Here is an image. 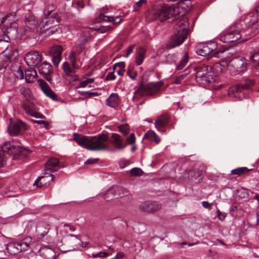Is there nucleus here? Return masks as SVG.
I'll list each match as a JSON object with an SVG mask.
<instances>
[{"mask_svg":"<svg viewBox=\"0 0 259 259\" xmlns=\"http://www.w3.org/2000/svg\"><path fill=\"white\" fill-rule=\"evenodd\" d=\"M191 8V5L189 2L186 4L183 2H179L177 7L165 5L160 8L152 9L149 13L148 17L151 20H158L161 22L172 17L178 19L187 14L190 10Z\"/></svg>","mask_w":259,"mask_h":259,"instance_id":"f257e3e1","label":"nucleus"},{"mask_svg":"<svg viewBox=\"0 0 259 259\" xmlns=\"http://www.w3.org/2000/svg\"><path fill=\"white\" fill-rule=\"evenodd\" d=\"M226 62L215 63L213 66L206 64H199L195 67V80L200 86L205 88L213 82L214 77L220 73L223 72L225 68Z\"/></svg>","mask_w":259,"mask_h":259,"instance_id":"f03ea898","label":"nucleus"},{"mask_svg":"<svg viewBox=\"0 0 259 259\" xmlns=\"http://www.w3.org/2000/svg\"><path fill=\"white\" fill-rule=\"evenodd\" d=\"M189 22L187 18L184 17L177 22L175 27V32L167 45V48L172 49L182 44L188 33Z\"/></svg>","mask_w":259,"mask_h":259,"instance_id":"7ed1b4c3","label":"nucleus"},{"mask_svg":"<svg viewBox=\"0 0 259 259\" xmlns=\"http://www.w3.org/2000/svg\"><path fill=\"white\" fill-rule=\"evenodd\" d=\"M4 153L12 155V159H22L27 156L28 151L20 146H15L10 142H5L0 150V168L6 164V158Z\"/></svg>","mask_w":259,"mask_h":259,"instance_id":"20e7f679","label":"nucleus"},{"mask_svg":"<svg viewBox=\"0 0 259 259\" xmlns=\"http://www.w3.org/2000/svg\"><path fill=\"white\" fill-rule=\"evenodd\" d=\"M93 31L94 30L92 28H86L82 30L76 42V46L79 48L78 50L77 51L71 52L69 55L68 59L74 68H79L80 67V65L77 64V61H80V60L78 58V55L84 49L85 45L91 38L92 33Z\"/></svg>","mask_w":259,"mask_h":259,"instance_id":"39448f33","label":"nucleus"},{"mask_svg":"<svg viewBox=\"0 0 259 259\" xmlns=\"http://www.w3.org/2000/svg\"><path fill=\"white\" fill-rule=\"evenodd\" d=\"M60 22V18L57 13L53 14L51 17H47L42 19L39 27L40 32H45L49 31V34H53L57 30L56 27Z\"/></svg>","mask_w":259,"mask_h":259,"instance_id":"423d86ee","label":"nucleus"},{"mask_svg":"<svg viewBox=\"0 0 259 259\" xmlns=\"http://www.w3.org/2000/svg\"><path fill=\"white\" fill-rule=\"evenodd\" d=\"M90 145L87 149L91 151H107L109 150L106 142L108 140L107 136L104 134H100L97 136H91Z\"/></svg>","mask_w":259,"mask_h":259,"instance_id":"0eeeda50","label":"nucleus"},{"mask_svg":"<svg viewBox=\"0 0 259 259\" xmlns=\"http://www.w3.org/2000/svg\"><path fill=\"white\" fill-rule=\"evenodd\" d=\"M240 29L241 25L239 23L232 25L226 32L220 35L221 41L225 43H230L239 40L242 36Z\"/></svg>","mask_w":259,"mask_h":259,"instance_id":"6e6552de","label":"nucleus"},{"mask_svg":"<svg viewBox=\"0 0 259 259\" xmlns=\"http://www.w3.org/2000/svg\"><path fill=\"white\" fill-rule=\"evenodd\" d=\"M28 128L29 126L22 120L18 119H10L8 132L11 136L22 135Z\"/></svg>","mask_w":259,"mask_h":259,"instance_id":"1a4fd4ad","label":"nucleus"},{"mask_svg":"<svg viewBox=\"0 0 259 259\" xmlns=\"http://www.w3.org/2000/svg\"><path fill=\"white\" fill-rule=\"evenodd\" d=\"M254 84V81L250 80L249 83L244 84H238L232 87L228 90V94L231 98L241 100L245 98L248 93L249 88Z\"/></svg>","mask_w":259,"mask_h":259,"instance_id":"9d476101","label":"nucleus"},{"mask_svg":"<svg viewBox=\"0 0 259 259\" xmlns=\"http://www.w3.org/2000/svg\"><path fill=\"white\" fill-rule=\"evenodd\" d=\"M217 48V45L214 41L201 42L195 47L196 53L202 56L209 55Z\"/></svg>","mask_w":259,"mask_h":259,"instance_id":"9b49d317","label":"nucleus"},{"mask_svg":"<svg viewBox=\"0 0 259 259\" xmlns=\"http://www.w3.org/2000/svg\"><path fill=\"white\" fill-rule=\"evenodd\" d=\"M248 61L243 57H239L232 59L230 65L234 71L238 74L244 73L247 70Z\"/></svg>","mask_w":259,"mask_h":259,"instance_id":"f8f14e48","label":"nucleus"},{"mask_svg":"<svg viewBox=\"0 0 259 259\" xmlns=\"http://www.w3.org/2000/svg\"><path fill=\"white\" fill-rule=\"evenodd\" d=\"M24 60L28 66L35 67L41 62L42 56L37 51H31L26 54Z\"/></svg>","mask_w":259,"mask_h":259,"instance_id":"ddd939ff","label":"nucleus"},{"mask_svg":"<svg viewBox=\"0 0 259 259\" xmlns=\"http://www.w3.org/2000/svg\"><path fill=\"white\" fill-rule=\"evenodd\" d=\"M55 178L54 175L50 172H45L43 176L38 177L35 180L34 185L37 188L47 187Z\"/></svg>","mask_w":259,"mask_h":259,"instance_id":"4468645a","label":"nucleus"},{"mask_svg":"<svg viewBox=\"0 0 259 259\" xmlns=\"http://www.w3.org/2000/svg\"><path fill=\"white\" fill-rule=\"evenodd\" d=\"M39 87L46 96L55 101H59V97L50 88L48 84L42 79L38 80Z\"/></svg>","mask_w":259,"mask_h":259,"instance_id":"2eb2a0df","label":"nucleus"},{"mask_svg":"<svg viewBox=\"0 0 259 259\" xmlns=\"http://www.w3.org/2000/svg\"><path fill=\"white\" fill-rule=\"evenodd\" d=\"M63 48L60 46H54L51 48L50 52L52 56V62L55 66H57L61 60V54Z\"/></svg>","mask_w":259,"mask_h":259,"instance_id":"dca6fc26","label":"nucleus"},{"mask_svg":"<svg viewBox=\"0 0 259 259\" xmlns=\"http://www.w3.org/2000/svg\"><path fill=\"white\" fill-rule=\"evenodd\" d=\"M52 66L47 62H44L38 67L39 73L50 82H51L52 79L50 76Z\"/></svg>","mask_w":259,"mask_h":259,"instance_id":"f3484780","label":"nucleus"},{"mask_svg":"<svg viewBox=\"0 0 259 259\" xmlns=\"http://www.w3.org/2000/svg\"><path fill=\"white\" fill-rule=\"evenodd\" d=\"M50 229V225L44 222H40L36 225V232L37 238L41 239L46 236Z\"/></svg>","mask_w":259,"mask_h":259,"instance_id":"a211bd4d","label":"nucleus"},{"mask_svg":"<svg viewBox=\"0 0 259 259\" xmlns=\"http://www.w3.org/2000/svg\"><path fill=\"white\" fill-rule=\"evenodd\" d=\"M162 81H159L155 82H150L144 86V89L147 95H152L158 92L161 87L163 85Z\"/></svg>","mask_w":259,"mask_h":259,"instance_id":"6ab92c4d","label":"nucleus"},{"mask_svg":"<svg viewBox=\"0 0 259 259\" xmlns=\"http://www.w3.org/2000/svg\"><path fill=\"white\" fill-rule=\"evenodd\" d=\"M160 207L161 205L156 201H146L140 205V208L148 212L157 211Z\"/></svg>","mask_w":259,"mask_h":259,"instance_id":"aec40b11","label":"nucleus"},{"mask_svg":"<svg viewBox=\"0 0 259 259\" xmlns=\"http://www.w3.org/2000/svg\"><path fill=\"white\" fill-rule=\"evenodd\" d=\"M45 167L46 170L50 172L56 171L61 167L59 159L56 158H49L45 163Z\"/></svg>","mask_w":259,"mask_h":259,"instance_id":"412c9836","label":"nucleus"},{"mask_svg":"<svg viewBox=\"0 0 259 259\" xmlns=\"http://www.w3.org/2000/svg\"><path fill=\"white\" fill-rule=\"evenodd\" d=\"M259 12H253L249 14L246 18L248 20L247 23L252 29H257L259 28Z\"/></svg>","mask_w":259,"mask_h":259,"instance_id":"4be33fe9","label":"nucleus"},{"mask_svg":"<svg viewBox=\"0 0 259 259\" xmlns=\"http://www.w3.org/2000/svg\"><path fill=\"white\" fill-rule=\"evenodd\" d=\"M169 120V117L168 114H161L157 118L154 123L155 126L158 131L164 132V131L161 128L165 127L168 124Z\"/></svg>","mask_w":259,"mask_h":259,"instance_id":"5701e85b","label":"nucleus"},{"mask_svg":"<svg viewBox=\"0 0 259 259\" xmlns=\"http://www.w3.org/2000/svg\"><path fill=\"white\" fill-rule=\"evenodd\" d=\"M91 136H83L77 133L73 134V140L75 141L78 145L87 149L90 145Z\"/></svg>","mask_w":259,"mask_h":259,"instance_id":"b1692460","label":"nucleus"},{"mask_svg":"<svg viewBox=\"0 0 259 259\" xmlns=\"http://www.w3.org/2000/svg\"><path fill=\"white\" fill-rule=\"evenodd\" d=\"M9 17V15H5L3 13L0 12V41L9 42V38L7 34L6 29H4L2 24L6 22Z\"/></svg>","mask_w":259,"mask_h":259,"instance_id":"393cba45","label":"nucleus"},{"mask_svg":"<svg viewBox=\"0 0 259 259\" xmlns=\"http://www.w3.org/2000/svg\"><path fill=\"white\" fill-rule=\"evenodd\" d=\"M39 252L46 259H53L56 256L54 249L46 245L40 247Z\"/></svg>","mask_w":259,"mask_h":259,"instance_id":"a878e982","label":"nucleus"},{"mask_svg":"<svg viewBox=\"0 0 259 259\" xmlns=\"http://www.w3.org/2000/svg\"><path fill=\"white\" fill-rule=\"evenodd\" d=\"M6 32L9 41L16 38L18 36L17 24L15 22L10 23V27L6 28Z\"/></svg>","mask_w":259,"mask_h":259,"instance_id":"bb28decb","label":"nucleus"},{"mask_svg":"<svg viewBox=\"0 0 259 259\" xmlns=\"http://www.w3.org/2000/svg\"><path fill=\"white\" fill-rule=\"evenodd\" d=\"M112 138L113 140V141L112 142V144L115 147V148L118 149H123L126 146V144H123L121 143V142L123 141V139L118 134L115 133L112 134Z\"/></svg>","mask_w":259,"mask_h":259,"instance_id":"cd10ccee","label":"nucleus"},{"mask_svg":"<svg viewBox=\"0 0 259 259\" xmlns=\"http://www.w3.org/2000/svg\"><path fill=\"white\" fill-rule=\"evenodd\" d=\"M146 50L143 48L137 49L136 62L138 65H141L145 58Z\"/></svg>","mask_w":259,"mask_h":259,"instance_id":"c85d7f7f","label":"nucleus"},{"mask_svg":"<svg viewBox=\"0 0 259 259\" xmlns=\"http://www.w3.org/2000/svg\"><path fill=\"white\" fill-rule=\"evenodd\" d=\"M107 104L112 108H115L119 103V97L117 94L112 93L106 100Z\"/></svg>","mask_w":259,"mask_h":259,"instance_id":"c756f323","label":"nucleus"},{"mask_svg":"<svg viewBox=\"0 0 259 259\" xmlns=\"http://www.w3.org/2000/svg\"><path fill=\"white\" fill-rule=\"evenodd\" d=\"M144 138L150 141L155 142L156 144H158L160 141L159 137L152 130H149L146 133L144 136Z\"/></svg>","mask_w":259,"mask_h":259,"instance_id":"7c9ffc66","label":"nucleus"},{"mask_svg":"<svg viewBox=\"0 0 259 259\" xmlns=\"http://www.w3.org/2000/svg\"><path fill=\"white\" fill-rule=\"evenodd\" d=\"M36 75L37 73L34 69L31 68L30 69L26 70L25 71L26 81L28 83L33 82Z\"/></svg>","mask_w":259,"mask_h":259,"instance_id":"2f4dec72","label":"nucleus"},{"mask_svg":"<svg viewBox=\"0 0 259 259\" xmlns=\"http://www.w3.org/2000/svg\"><path fill=\"white\" fill-rule=\"evenodd\" d=\"M252 170V169H248L246 167H241L232 170L231 173L232 175L242 176Z\"/></svg>","mask_w":259,"mask_h":259,"instance_id":"473e14b6","label":"nucleus"},{"mask_svg":"<svg viewBox=\"0 0 259 259\" xmlns=\"http://www.w3.org/2000/svg\"><path fill=\"white\" fill-rule=\"evenodd\" d=\"M250 62L253 64L254 70L259 75V53H255L250 57Z\"/></svg>","mask_w":259,"mask_h":259,"instance_id":"72a5a7b5","label":"nucleus"},{"mask_svg":"<svg viewBox=\"0 0 259 259\" xmlns=\"http://www.w3.org/2000/svg\"><path fill=\"white\" fill-rule=\"evenodd\" d=\"M25 23L26 26L30 29L35 28L37 25V21L36 20L35 18L32 16H29L27 17Z\"/></svg>","mask_w":259,"mask_h":259,"instance_id":"f704fd0d","label":"nucleus"},{"mask_svg":"<svg viewBox=\"0 0 259 259\" xmlns=\"http://www.w3.org/2000/svg\"><path fill=\"white\" fill-rule=\"evenodd\" d=\"M188 59L189 56L188 53H186L182 57L178 64L177 65L176 69L177 70H182L187 65L188 61Z\"/></svg>","mask_w":259,"mask_h":259,"instance_id":"c9c22d12","label":"nucleus"},{"mask_svg":"<svg viewBox=\"0 0 259 259\" xmlns=\"http://www.w3.org/2000/svg\"><path fill=\"white\" fill-rule=\"evenodd\" d=\"M55 7L52 5H48L43 12V16L45 18L51 17L53 14L56 13L54 12L55 10Z\"/></svg>","mask_w":259,"mask_h":259,"instance_id":"e433bc0d","label":"nucleus"},{"mask_svg":"<svg viewBox=\"0 0 259 259\" xmlns=\"http://www.w3.org/2000/svg\"><path fill=\"white\" fill-rule=\"evenodd\" d=\"M127 74L133 80H135L137 78L138 73L135 70L134 66L133 65H130L127 69Z\"/></svg>","mask_w":259,"mask_h":259,"instance_id":"4c0bfd02","label":"nucleus"},{"mask_svg":"<svg viewBox=\"0 0 259 259\" xmlns=\"http://www.w3.org/2000/svg\"><path fill=\"white\" fill-rule=\"evenodd\" d=\"M16 244H19L18 241L14 243H11L8 244V249L10 250L11 253L15 254L20 252L19 247L16 246Z\"/></svg>","mask_w":259,"mask_h":259,"instance_id":"58836bf2","label":"nucleus"},{"mask_svg":"<svg viewBox=\"0 0 259 259\" xmlns=\"http://www.w3.org/2000/svg\"><path fill=\"white\" fill-rule=\"evenodd\" d=\"M72 66H73L72 65ZM76 69V68H74L73 67H72V68H71L68 62H65L63 64V69L64 71L67 74V75L74 73L75 72L74 70Z\"/></svg>","mask_w":259,"mask_h":259,"instance_id":"ea45409f","label":"nucleus"},{"mask_svg":"<svg viewBox=\"0 0 259 259\" xmlns=\"http://www.w3.org/2000/svg\"><path fill=\"white\" fill-rule=\"evenodd\" d=\"M118 128L119 131L124 136H126L129 133L130 127L127 124L119 125Z\"/></svg>","mask_w":259,"mask_h":259,"instance_id":"a19ab883","label":"nucleus"},{"mask_svg":"<svg viewBox=\"0 0 259 259\" xmlns=\"http://www.w3.org/2000/svg\"><path fill=\"white\" fill-rule=\"evenodd\" d=\"M32 122L34 123H37L38 124L42 125V126L45 127L46 129L50 128V124L48 121L45 120H31Z\"/></svg>","mask_w":259,"mask_h":259,"instance_id":"79ce46f5","label":"nucleus"},{"mask_svg":"<svg viewBox=\"0 0 259 259\" xmlns=\"http://www.w3.org/2000/svg\"><path fill=\"white\" fill-rule=\"evenodd\" d=\"M18 242L19 244H16V246L19 247L20 252L27 250L29 246V245L27 243L23 241H18Z\"/></svg>","mask_w":259,"mask_h":259,"instance_id":"37998d69","label":"nucleus"},{"mask_svg":"<svg viewBox=\"0 0 259 259\" xmlns=\"http://www.w3.org/2000/svg\"><path fill=\"white\" fill-rule=\"evenodd\" d=\"M131 174L133 176H140L143 174V171L140 168L134 167L131 170Z\"/></svg>","mask_w":259,"mask_h":259,"instance_id":"c03bdc74","label":"nucleus"},{"mask_svg":"<svg viewBox=\"0 0 259 259\" xmlns=\"http://www.w3.org/2000/svg\"><path fill=\"white\" fill-rule=\"evenodd\" d=\"M94 81V78H88L85 80L80 81L79 82V88H85L88 86L89 84L93 82Z\"/></svg>","mask_w":259,"mask_h":259,"instance_id":"a18cd8bd","label":"nucleus"},{"mask_svg":"<svg viewBox=\"0 0 259 259\" xmlns=\"http://www.w3.org/2000/svg\"><path fill=\"white\" fill-rule=\"evenodd\" d=\"M146 0H139L133 6L134 11H137L143 5L146 4Z\"/></svg>","mask_w":259,"mask_h":259,"instance_id":"49530a36","label":"nucleus"},{"mask_svg":"<svg viewBox=\"0 0 259 259\" xmlns=\"http://www.w3.org/2000/svg\"><path fill=\"white\" fill-rule=\"evenodd\" d=\"M127 143L126 144V145L127 144H134L136 141V137L134 133H131L130 135V136L126 139Z\"/></svg>","mask_w":259,"mask_h":259,"instance_id":"de8ad7c7","label":"nucleus"},{"mask_svg":"<svg viewBox=\"0 0 259 259\" xmlns=\"http://www.w3.org/2000/svg\"><path fill=\"white\" fill-rule=\"evenodd\" d=\"M15 76L20 79H22L24 78V73L23 69L20 67V66L19 67V68L16 71V73H15Z\"/></svg>","mask_w":259,"mask_h":259,"instance_id":"09e8293b","label":"nucleus"},{"mask_svg":"<svg viewBox=\"0 0 259 259\" xmlns=\"http://www.w3.org/2000/svg\"><path fill=\"white\" fill-rule=\"evenodd\" d=\"M99 18L100 20L105 21V22H111L112 20H114V17H109L104 15L103 14H101L99 16Z\"/></svg>","mask_w":259,"mask_h":259,"instance_id":"8fccbe9b","label":"nucleus"},{"mask_svg":"<svg viewBox=\"0 0 259 259\" xmlns=\"http://www.w3.org/2000/svg\"><path fill=\"white\" fill-rule=\"evenodd\" d=\"M186 76V74L181 75L175 79V80L174 81V82L176 84H180L182 82V80H183L185 78Z\"/></svg>","mask_w":259,"mask_h":259,"instance_id":"3c124183","label":"nucleus"},{"mask_svg":"<svg viewBox=\"0 0 259 259\" xmlns=\"http://www.w3.org/2000/svg\"><path fill=\"white\" fill-rule=\"evenodd\" d=\"M108 255V254L105 252H100L96 254H93L92 256L94 257H105Z\"/></svg>","mask_w":259,"mask_h":259,"instance_id":"603ef678","label":"nucleus"},{"mask_svg":"<svg viewBox=\"0 0 259 259\" xmlns=\"http://www.w3.org/2000/svg\"><path fill=\"white\" fill-rule=\"evenodd\" d=\"M106 78L107 80H114L116 78V76L114 75V72H109L107 74Z\"/></svg>","mask_w":259,"mask_h":259,"instance_id":"864d4df0","label":"nucleus"},{"mask_svg":"<svg viewBox=\"0 0 259 259\" xmlns=\"http://www.w3.org/2000/svg\"><path fill=\"white\" fill-rule=\"evenodd\" d=\"M218 217L220 220L223 221L226 217V215L224 213L221 212L220 210H217Z\"/></svg>","mask_w":259,"mask_h":259,"instance_id":"5fc2aeb1","label":"nucleus"},{"mask_svg":"<svg viewBox=\"0 0 259 259\" xmlns=\"http://www.w3.org/2000/svg\"><path fill=\"white\" fill-rule=\"evenodd\" d=\"M98 160L99 159L98 158L89 159L85 162L84 163L87 165L92 164L96 163L98 161Z\"/></svg>","mask_w":259,"mask_h":259,"instance_id":"6e6d98bb","label":"nucleus"},{"mask_svg":"<svg viewBox=\"0 0 259 259\" xmlns=\"http://www.w3.org/2000/svg\"><path fill=\"white\" fill-rule=\"evenodd\" d=\"M129 164L127 160H121L119 162V164L120 167L123 168Z\"/></svg>","mask_w":259,"mask_h":259,"instance_id":"4d7b16f0","label":"nucleus"},{"mask_svg":"<svg viewBox=\"0 0 259 259\" xmlns=\"http://www.w3.org/2000/svg\"><path fill=\"white\" fill-rule=\"evenodd\" d=\"M195 173L197 174V177H199L202 175V171H199V170H197V171L190 170V174L192 176V174H194V176H195L196 175Z\"/></svg>","mask_w":259,"mask_h":259,"instance_id":"13d9d810","label":"nucleus"},{"mask_svg":"<svg viewBox=\"0 0 259 259\" xmlns=\"http://www.w3.org/2000/svg\"><path fill=\"white\" fill-rule=\"evenodd\" d=\"M202 205L203 207L205 208H210L211 204L206 201H203L202 202Z\"/></svg>","mask_w":259,"mask_h":259,"instance_id":"bf43d9fd","label":"nucleus"},{"mask_svg":"<svg viewBox=\"0 0 259 259\" xmlns=\"http://www.w3.org/2000/svg\"><path fill=\"white\" fill-rule=\"evenodd\" d=\"M92 93V92L87 91V92H81L80 94L85 97L89 98V97H91L92 96V95L91 94Z\"/></svg>","mask_w":259,"mask_h":259,"instance_id":"052dcab7","label":"nucleus"},{"mask_svg":"<svg viewBox=\"0 0 259 259\" xmlns=\"http://www.w3.org/2000/svg\"><path fill=\"white\" fill-rule=\"evenodd\" d=\"M115 66H117V67L119 68V69H124L125 67V65L124 62H120L115 63Z\"/></svg>","mask_w":259,"mask_h":259,"instance_id":"680f3d73","label":"nucleus"},{"mask_svg":"<svg viewBox=\"0 0 259 259\" xmlns=\"http://www.w3.org/2000/svg\"><path fill=\"white\" fill-rule=\"evenodd\" d=\"M74 4L78 6L79 7H80L81 9L84 8V4L82 0L77 1L75 2Z\"/></svg>","mask_w":259,"mask_h":259,"instance_id":"e2e57ef3","label":"nucleus"},{"mask_svg":"<svg viewBox=\"0 0 259 259\" xmlns=\"http://www.w3.org/2000/svg\"><path fill=\"white\" fill-rule=\"evenodd\" d=\"M134 47V46H131L129 47L127 50V53L125 55V57H127L129 56V55L133 52Z\"/></svg>","mask_w":259,"mask_h":259,"instance_id":"0e129e2a","label":"nucleus"},{"mask_svg":"<svg viewBox=\"0 0 259 259\" xmlns=\"http://www.w3.org/2000/svg\"><path fill=\"white\" fill-rule=\"evenodd\" d=\"M256 220L255 225L256 226H259V211H257L256 213Z\"/></svg>","mask_w":259,"mask_h":259,"instance_id":"69168bd1","label":"nucleus"},{"mask_svg":"<svg viewBox=\"0 0 259 259\" xmlns=\"http://www.w3.org/2000/svg\"><path fill=\"white\" fill-rule=\"evenodd\" d=\"M123 257V254L120 253H117L116 256L112 259H121Z\"/></svg>","mask_w":259,"mask_h":259,"instance_id":"338daca9","label":"nucleus"},{"mask_svg":"<svg viewBox=\"0 0 259 259\" xmlns=\"http://www.w3.org/2000/svg\"><path fill=\"white\" fill-rule=\"evenodd\" d=\"M253 199L257 200L258 204L257 207L259 208V194H255V195L253 196Z\"/></svg>","mask_w":259,"mask_h":259,"instance_id":"774afa93","label":"nucleus"}]
</instances>
